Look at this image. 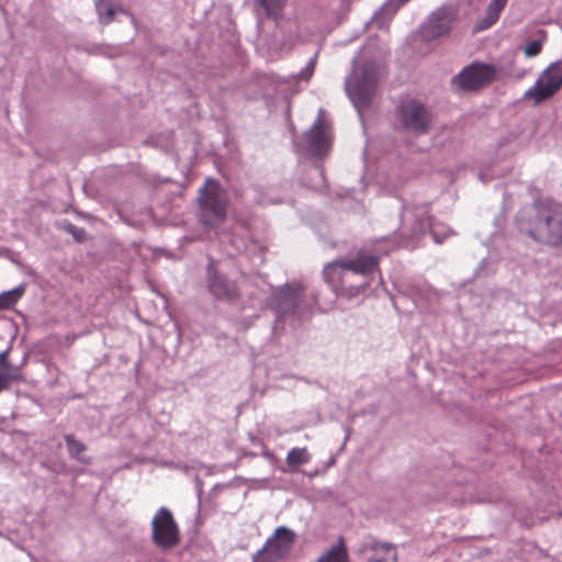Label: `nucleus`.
<instances>
[{
    "label": "nucleus",
    "mask_w": 562,
    "mask_h": 562,
    "mask_svg": "<svg viewBox=\"0 0 562 562\" xmlns=\"http://www.w3.org/2000/svg\"><path fill=\"white\" fill-rule=\"evenodd\" d=\"M8 357L9 350L0 352V392L9 389L14 382L24 381L21 368L12 366Z\"/></svg>",
    "instance_id": "obj_14"
},
{
    "label": "nucleus",
    "mask_w": 562,
    "mask_h": 562,
    "mask_svg": "<svg viewBox=\"0 0 562 562\" xmlns=\"http://www.w3.org/2000/svg\"><path fill=\"white\" fill-rule=\"evenodd\" d=\"M97 11L101 23L109 24L113 21L116 11H122L116 8L112 0H98L95 3Z\"/></svg>",
    "instance_id": "obj_19"
},
{
    "label": "nucleus",
    "mask_w": 562,
    "mask_h": 562,
    "mask_svg": "<svg viewBox=\"0 0 562 562\" xmlns=\"http://www.w3.org/2000/svg\"><path fill=\"white\" fill-rule=\"evenodd\" d=\"M530 236L540 243L562 246V207L555 205L542 212L533 222Z\"/></svg>",
    "instance_id": "obj_3"
},
{
    "label": "nucleus",
    "mask_w": 562,
    "mask_h": 562,
    "mask_svg": "<svg viewBox=\"0 0 562 562\" xmlns=\"http://www.w3.org/2000/svg\"><path fill=\"white\" fill-rule=\"evenodd\" d=\"M24 294V286L20 285L13 290L0 293V311L14 306Z\"/></svg>",
    "instance_id": "obj_21"
},
{
    "label": "nucleus",
    "mask_w": 562,
    "mask_h": 562,
    "mask_svg": "<svg viewBox=\"0 0 562 562\" xmlns=\"http://www.w3.org/2000/svg\"><path fill=\"white\" fill-rule=\"evenodd\" d=\"M507 0H492L486 10V16L480 22L476 30H486L494 25L505 8Z\"/></svg>",
    "instance_id": "obj_16"
},
{
    "label": "nucleus",
    "mask_w": 562,
    "mask_h": 562,
    "mask_svg": "<svg viewBox=\"0 0 562 562\" xmlns=\"http://www.w3.org/2000/svg\"><path fill=\"white\" fill-rule=\"evenodd\" d=\"M562 88V63H551L538 77L535 85L528 89L524 98L533 101L535 104H540L554 94Z\"/></svg>",
    "instance_id": "obj_4"
},
{
    "label": "nucleus",
    "mask_w": 562,
    "mask_h": 562,
    "mask_svg": "<svg viewBox=\"0 0 562 562\" xmlns=\"http://www.w3.org/2000/svg\"><path fill=\"white\" fill-rule=\"evenodd\" d=\"M66 231L74 236V238L78 241H81L85 239L86 232L83 228L77 227L74 224H67L65 226Z\"/></svg>",
    "instance_id": "obj_24"
},
{
    "label": "nucleus",
    "mask_w": 562,
    "mask_h": 562,
    "mask_svg": "<svg viewBox=\"0 0 562 562\" xmlns=\"http://www.w3.org/2000/svg\"><path fill=\"white\" fill-rule=\"evenodd\" d=\"M371 552L367 562H396V548L387 542H373L366 548Z\"/></svg>",
    "instance_id": "obj_15"
},
{
    "label": "nucleus",
    "mask_w": 562,
    "mask_h": 562,
    "mask_svg": "<svg viewBox=\"0 0 562 562\" xmlns=\"http://www.w3.org/2000/svg\"><path fill=\"white\" fill-rule=\"evenodd\" d=\"M285 0H260L261 7L268 15H278L282 10Z\"/></svg>",
    "instance_id": "obj_22"
},
{
    "label": "nucleus",
    "mask_w": 562,
    "mask_h": 562,
    "mask_svg": "<svg viewBox=\"0 0 562 562\" xmlns=\"http://www.w3.org/2000/svg\"><path fill=\"white\" fill-rule=\"evenodd\" d=\"M330 126L318 119L306 134V142L314 156H323L330 147Z\"/></svg>",
    "instance_id": "obj_12"
},
{
    "label": "nucleus",
    "mask_w": 562,
    "mask_h": 562,
    "mask_svg": "<svg viewBox=\"0 0 562 562\" xmlns=\"http://www.w3.org/2000/svg\"><path fill=\"white\" fill-rule=\"evenodd\" d=\"M542 50V43L541 41L535 40L529 42L525 47V55L527 57H535L538 56Z\"/></svg>",
    "instance_id": "obj_23"
},
{
    "label": "nucleus",
    "mask_w": 562,
    "mask_h": 562,
    "mask_svg": "<svg viewBox=\"0 0 562 562\" xmlns=\"http://www.w3.org/2000/svg\"><path fill=\"white\" fill-rule=\"evenodd\" d=\"M295 533L291 529L281 526L267 539L263 547L254 555V562H278L290 553Z\"/></svg>",
    "instance_id": "obj_5"
},
{
    "label": "nucleus",
    "mask_w": 562,
    "mask_h": 562,
    "mask_svg": "<svg viewBox=\"0 0 562 562\" xmlns=\"http://www.w3.org/2000/svg\"><path fill=\"white\" fill-rule=\"evenodd\" d=\"M317 562H349V555L342 538L326 553L319 557Z\"/></svg>",
    "instance_id": "obj_17"
},
{
    "label": "nucleus",
    "mask_w": 562,
    "mask_h": 562,
    "mask_svg": "<svg viewBox=\"0 0 562 562\" xmlns=\"http://www.w3.org/2000/svg\"><path fill=\"white\" fill-rule=\"evenodd\" d=\"M305 288L299 282H292L279 288L270 299V307L280 316L293 315L302 299Z\"/></svg>",
    "instance_id": "obj_9"
},
{
    "label": "nucleus",
    "mask_w": 562,
    "mask_h": 562,
    "mask_svg": "<svg viewBox=\"0 0 562 562\" xmlns=\"http://www.w3.org/2000/svg\"><path fill=\"white\" fill-rule=\"evenodd\" d=\"M311 460V454L307 448H292L286 456V464L290 468H295L307 463Z\"/></svg>",
    "instance_id": "obj_20"
},
{
    "label": "nucleus",
    "mask_w": 562,
    "mask_h": 562,
    "mask_svg": "<svg viewBox=\"0 0 562 562\" xmlns=\"http://www.w3.org/2000/svg\"><path fill=\"white\" fill-rule=\"evenodd\" d=\"M153 541L161 548L170 549L179 542V529L171 512L161 507L151 521Z\"/></svg>",
    "instance_id": "obj_7"
},
{
    "label": "nucleus",
    "mask_w": 562,
    "mask_h": 562,
    "mask_svg": "<svg viewBox=\"0 0 562 562\" xmlns=\"http://www.w3.org/2000/svg\"><path fill=\"white\" fill-rule=\"evenodd\" d=\"M454 20V12L450 9H439L434 12L424 27L423 34L428 40L446 35Z\"/></svg>",
    "instance_id": "obj_13"
},
{
    "label": "nucleus",
    "mask_w": 562,
    "mask_h": 562,
    "mask_svg": "<svg viewBox=\"0 0 562 562\" xmlns=\"http://www.w3.org/2000/svg\"><path fill=\"white\" fill-rule=\"evenodd\" d=\"M397 119L406 131L420 135L427 133L431 115L426 106L412 98L401 101L397 108Z\"/></svg>",
    "instance_id": "obj_6"
},
{
    "label": "nucleus",
    "mask_w": 562,
    "mask_h": 562,
    "mask_svg": "<svg viewBox=\"0 0 562 562\" xmlns=\"http://www.w3.org/2000/svg\"><path fill=\"white\" fill-rule=\"evenodd\" d=\"M496 75L495 66L473 63L465 67L453 81L463 90L475 91L494 81Z\"/></svg>",
    "instance_id": "obj_8"
},
{
    "label": "nucleus",
    "mask_w": 562,
    "mask_h": 562,
    "mask_svg": "<svg viewBox=\"0 0 562 562\" xmlns=\"http://www.w3.org/2000/svg\"><path fill=\"white\" fill-rule=\"evenodd\" d=\"M65 441L71 458L85 464L90 463L89 458L81 456L87 450V446L83 442L77 440L74 435H66Z\"/></svg>",
    "instance_id": "obj_18"
},
{
    "label": "nucleus",
    "mask_w": 562,
    "mask_h": 562,
    "mask_svg": "<svg viewBox=\"0 0 562 562\" xmlns=\"http://www.w3.org/2000/svg\"><path fill=\"white\" fill-rule=\"evenodd\" d=\"M375 89L376 80L368 71L361 78L349 82L347 87V91L359 111L367 109L371 104Z\"/></svg>",
    "instance_id": "obj_10"
},
{
    "label": "nucleus",
    "mask_w": 562,
    "mask_h": 562,
    "mask_svg": "<svg viewBox=\"0 0 562 562\" xmlns=\"http://www.w3.org/2000/svg\"><path fill=\"white\" fill-rule=\"evenodd\" d=\"M198 203L199 218L204 226L215 228L225 222L228 201L218 181L212 178L206 179L199 190Z\"/></svg>",
    "instance_id": "obj_2"
},
{
    "label": "nucleus",
    "mask_w": 562,
    "mask_h": 562,
    "mask_svg": "<svg viewBox=\"0 0 562 562\" xmlns=\"http://www.w3.org/2000/svg\"><path fill=\"white\" fill-rule=\"evenodd\" d=\"M207 289L218 300L236 301L240 297V290L236 281L216 270L209 269Z\"/></svg>",
    "instance_id": "obj_11"
},
{
    "label": "nucleus",
    "mask_w": 562,
    "mask_h": 562,
    "mask_svg": "<svg viewBox=\"0 0 562 562\" xmlns=\"http://www.w3.org/2000/svg\"><path fill=\"white\" fill-rule=\"evenodd\" d=\"M379 261L380 258L378 256L359 251L352 259H338L326 265L323 270V276L326 283H328L337 294L355 297L364 292L369 284L368 282L357 285L350 284V273L367 278L379 269Z\"/></svg>",
    "instance_id": "obj_1"
}]
</instances>
